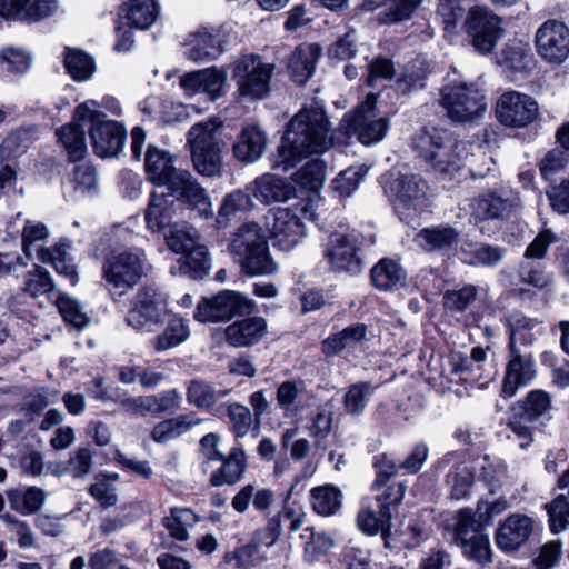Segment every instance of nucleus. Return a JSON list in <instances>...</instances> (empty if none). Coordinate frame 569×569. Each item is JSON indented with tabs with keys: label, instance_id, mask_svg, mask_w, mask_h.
<instances>
[{
	"label": "nucleus",
	"instance_id": "nucleus-43",
	"mask_svg": "<svg viewBox=\"0 0 569 569\" xmlns=\"http://www.w3.org/2000/svg\"><path fill=\"white\" fill-rule=\"evenodd\" d=\"M228 395L227 390H216L213 386L202 380H191L187 388V400L199 409H208Z\"/></svg>",
	"mask_w": 569,
	"mask_h": 569
},
{
	"label": "nucleus",
	"instance_id": "nucleus-30",
	"mask_svg": "<svg viewBox=\"0 0 569 569\" xmlns=\"http://www.w3.org/2000/svg\"><path fill=\"white\" fill-rule=\"evenodd\" d=\"M176 197L168 193L152 192L144 211L147 228L152 232H163L171 227Z\"/></svg>",
	"mask_w": 569,
	"mask_h": 569
},
{
	"label": "nucleus",
	"instance_id": "nucleus-31",
	"mask_svg": "<svg viewBox=\"0 0 569 569\" xmlns=\"http://www.w3.org/2000/svg\"><path fill=\"white\" fill-rule=\"evenodd\" d=\"M370 278L377 289L393 291L406 286L407 272L397 261L383 258L372 267Z\"/></svg>",
	"mask_w": 569,
	"mask_h": 569
},
{
	"label": "nucleus",
	"instance_id": "nucleus-39",
	"mask_svg": "<svg viewBox=\"0 0 569 569\" xmlns=\"http://www.w3.org/2000/svg\"><path fill=\"white\" fill-rule=\"evenodd\" d=\"M196 239L197 231L193 230V234H189L187 242H178L176 237H171L169 239V246L177 252H186V263L196 272L197 276H202L208 273L210 268V258L206 248H193Z\"/></svg>",
	"mask_w": 569,
	"mask_h": 569
},
{
	"label": "nucleus",
	"instance_id": "nucleus-24",
	"mask_svg": "<svg viewBox=\"0 0 569 569\" xmlns=\"http://www.w3.org/2000/svg\"><path fill=\"white\" fill-rule=\"evenodd\" d=\"M186 46L184 54L193 62L214 60L224 51L221 34L216 29L197 30L189 36Z\"/></svg>",
	"mask_w": 569,
	"mask_h": 569
},
{
	"label": "nucleus",
	"instance_id": "nucleus-51",
	"mask_svg": "<svg viewBox=\"0 0 569 569\" xmlns=\"http://www.w3.org/2000/svg\"><path fill=\"white\" fill-rule=\"evenodd\" d=\"M507 463L497 458L488 455L483 456L480 461V479L486 483L490 492H495L507 477Z\"/></svg>",
	"mask_w": 569,
	"mask_h": 569
},
{
	"label": "nucleus",
	"instance_id": "nucleus-15",
	"mask_svg": "<svg viewBox=\"0 0 569 569\" xmlns=\"http://www.w3.org/2000/svg\"><path fill=\"white\" fill-rule=\"evenodd\" d=\"M254 306L253 300L241 293L223 290L211 298H202L197 305L193 317L200 322L224 321L234 316L251 313Z\"/></svg>",
	"mask_w": 569,
	"mask_h": 569
},
{
	"label": "nucleus",
	"instance_id": "nucleus-54",
	"mask_svg": "<svg viewBox=\"0 0 569 569\" xmlns=\"http://www.w3.org/2000/svg\"><path fill=\"white\" fill-rule=\"evenodd\" d=\"M368 169L363 166L350 167L338 174L332 181V189L339 197L351 196L359 187Z\"/></svg>",
	"mask_w": 569,
	"mask_h": 569
},
{
	"label": "nucleus",
	"instance_id": "nucleus-53",
	"mask_svg": "<svg viewBox=\"0 0 569 569\" xmlns=\"http://www.w3.org/2000/svg\"><path fill=\"white\" fill-rule=\"evenodd\" d=\"M561 557L562 542L559 539L550 540L532 553L531 566L533 569H552L559 565Z\"/></svg>",
	"mask_w": 569,
	"mask_h": 569
},
{
	"label": "nucleus",
	"instance_id": "nucleus-14",
	"mask_svg": "<svg viewBox=\"0 0 569 569\" xmlns=\"http://www.w3.org/2000/svg\"><path fill=\"white\" fill-rule=\"evenodd\" d=\"M273 69V64L262 62L258 56L241 58L233 69L240 96L249 100L264 99L270 91Z\"/></svg>",
	"mask_w": 569,
	"mask_h": 569
},
{
	"label": "nucleus",
	"instance_id": "nucleus-49",
	"mask_svg": "<svg viewBox=\"0 0 569 569\" xmlns=\"http://www.w3.org/2000/svg\"><path fill=\"white\" fill-rule=\"evenodd\" d=\"M537 321L530 319L519 311L512 312L508 318L509 347L521 345H531L536 339L533 329L537 327Z\"/></svg>",
	"mask_w": 569,
	"mask_h": 569
},
{
	"label": "nucleus",
	"instance_id": "nucleus-19",
	"mask_svg": "<svg viewBox=\"0 0 569 569\" xmlns=\"http://www.w3.org/2000/svg\"><path fill=\"white\" fill-rule=\"evenodd\" d=\"M538 523L527 515L515 512L501 521L496 531V543L505 552H515L533 535Z\"/></svg>",
	"mask_w": 569,
	"mask_h": 569
},
{
	"label": "nucleus",
	"instance_id": "nucleus-12",
	"mask_svg": "<svg viewBox=\"0 0 569 569\" xmlns=\"http://www.w3.org/2000/svg\"><path fill=\"white\" fill-rule=\"evenodd\" d=\"M323 259L333 272L356 276L363 270L361 241L355 232H332L323 243Z\"/></svg>",
	"mask_w": 569,
	"mask_h": 569
},
{
	"label": "nucleus",
	"instance_id": "nucleus-57",
	"mask_svg": "<svg viewBox=\"0 0 569 569\" xmlns=\"http://www.w3.org/2000/svg\"><path fill=\"white\" fill-rule=\"evenodd\" d=\"M231 428L237 438L247 436L254 423L252 412L242 403L231 402L227 406Z\"/></svg>",
	"mask_w": 569,
	"mask_h": 569
},
{
	"label": "nucleus",
	"instance_id": "nucleus-58",
	"mask_svg": "<svg viewBox=\"0 0 569 569\" xmlns=\"http://www.w3.org/2000/svg\"><path fill=\"white\" fill-rule=\"evenodd\" d=\"M53 281L47 269L37 266L33 270L27 272L24 277L23 291L32 297L47 295L53 290Z\"/></svg>",
	"mask_w": 569,
	"mask_h": 569
},
{
	"label": "nucleus",
	"instance_id": "nucleus-20",
	"mask_svg": "<svg viewBox=\"0 0 569 569\" xmlns=\"http://www.w3.org/2000/svg\"><path fill=\"white\" fill-rule=\"evenodd\" d=\"M536 373L532 355L522 352L517 346H510L501 389L503 397H513L518 388L527 386L535 379Z\"/></svg>",
	"mask_w": 569,
	"mask_h": 569
},
{
	"label": "nucleus",
	"instance_id": "nucleus-26",
	"mask_svg": "<svg viewBox=\"0 0 569 569\" xmlns=\"http://www.w3.org/2000/svg\"><path fill=\"white\" fill-rule=\"evenodd\" d=\"M267 328L263 317L244 318L226 328V340L233 347H250L260 342L267 333Z\"/></svg>",
	"mask_w": 569,
	"mask_h": 569
},
{
	"label": "nucleus",
	"instance_id": "nucleus-42",
	"mask_svg": "<svg viewBox=\"0 0 569 569\" xmlns=\"http://www.w3.org/2000/svg\"><path fill=\"white\" fill-rule=\"evenodd\" d=\"M310 498L312 509L320 516H332L339 511L342 505V493L332 485L312 488Z\"/></svg>",
	"mask_w": 569,
	"mask_h": 569
},
{
	"label": "nucleus",
	"instance_id": "nucleus-48",
	"mask_svg": "<svg viewBox=\"0 0 569 569\" xmlns=\"http://www.w3.org/2000/svg\"><path fill=\"white\" fill-rule=\"evenodd\" d=\"M428 67L423 59L417 58L409 62L397 80V91L408 94L412 90L423 88Z\"/></svg>",
	"mask_w": 569,
	"mask_h": 569
},
{
	"label": "nucleus",
	"instance_id": "nucleus-32",
	"mask_svg": "<svg viewBox=\"0 0 569 569\" xmlns=\"http://www.w3.org/2000/svg\"><path fill=\"white\" fill-rule=\"evenodd\" d=\"M460 233L448 224L423 228L417 233L415 241L427 252L443 251L458 244Z\"/></svg>",
	"mask_w": 569,
	"mask_h": 569
},
{
	"label": "nucleus",
	"instance_id": "nucleus-16",
	"mask_svg": "<svg viewBox=\"0 0 569 569\" xmlns=\"http://www.w3.org/2000/svg\"><path fill=\"white\" fill-rule=\"evenodd\" d=\"M537 54L549 64H561L569 58V27L548 19L538 27L533 39Z\"/></svg>",
	"mask_w": 569,
	"mask_h": 569
},
{
	"label": "nucleus",
	"instance_id": "nucleus-5",
	"mask_svg": "<svg viewBox=\"0 0 569 569\" xmlns=\"http://www.w3.org/2000/svg\"><path fill=\"white\" fill-rule=\"evenodd\" d=\"M99 107L96 100L80 103L74 110V120L89 121L91 124L89 137L98 157H116L123 148L126 129L121 123L107 119V116L98 109Z\"/></svg>",
	"mask_w": 569,
	"mask_h": 569
},
{
	"label": "nucleus",
	"instance_id": "nucleus-63",
	"mask_svg": "<svg viewBox=\"0 0 569 569\" xmlns=\"http://www.w3.org/2000/svg\"><path fill=\"white\" fill-rule=\"evenodd\" d=\"M406 488V485L402 482H393L388 486L381 495L377 496L378 508L385 521L392 519L390 508L401 503Z\"/></svg>",
	"mask_w": 569,
	"mask_h": 569
},
{
	"label": "nucleus",
	"instance_id": "nucleus-60",
	"mask_svg": "<svg viewBox=\"0 0 569 569\" xmlns=\"http://www.w3.org/2000/svg\"><path fill=\"white\" fill-rule=\"evenodd\" d=\"M550 530L558 533L569 526V501L565 495L556 497L548 506Z\"/></svg>",
	"mask_w": 569,
	"mask_h": 569
},
{
	"label": "nucleus",
	"instance_id": "nucleus-13",
	"mask_svg": "<svg viewBox=\"0 0 569 569\" xmlns=\"http://www.w3.org/2000/svg\"><path fill=\"white\" fill-rule=\"evenodd\" d=\"M307 214V202H299L293 207L274 210L271 220L268 222L273 246L283 251L292 250L306 236L302 219Z\"/></svg>",
	"mask_w": 569,
	"mask_h": 569
},
{
	"label": "nucleus",
	"instance_id": "nucleus-36",
	"mask_svg": "<svg viewBox=\"0 0 569 569\" xmlns=\"http://www.w3.org/2000/svg\"><path fill=\"white\" fill-rule=\"evenodd\" d=\"M10 509L22 516H30L38 512L46 502L47 495L39 487L26 489H10L6 491Z\"/></svg>",
	"mask_w": 569,
	"mask_h": 569
},
{
	"label": "nucleus",
	"instance_id": "nucleus-7",
	"mask_svg": "<svg viewBox=\"0 0 569 569\" xmlns=\"http://www.w3.org/2000/svg\"><path fill=\"white\" fill-rule=\"evenodd\" d=\"M146 258L140 250H111L102 261V278L120 296L131 290L144 276Z\"/></svg>",
	"mask_w": 569,
	"mask_h": 569
},
{
	"label": "nucleus",
	"instance_id": "nucleus-22",
	"mask_svg": "<svg viewBox=\"0 0 569 569\" xmlns=\"http://www.w3.org/2000/svg\"><path fill=\"white\" fill-rule=\"evenodd\" d=\"M227 72L217 67L191 71L180 78V87L188 96L206 93L214 101L222 94Z\"/></svg>",
	"mask_w": 569,
	"mask_h": 569
},
{
	"label": "nucleus",
	"instance_id": "nucleus-37",
	"mask_svg": "<svg viewBox=\"0 0 569 569\" xmlns=\"http://www.w3.org/2000/svg\"><path fill=\"white\" fill-rule=\"evenodd\" d=\"M159 7L154 0H129L121 7L122 16L128 24L138 29H148L157 20Z\"/></svg>",
	"mask_w": 569,
	"mask_h": 569
},
{
	"label": "nucleus",
	"instance_id": "nucleus-1",
	"mask_svg": "<svg viewBox=\"0 0 569 569\" xmlns=\"http://www.w3.org/2000/svg\"><path fill=\"white\" fill-rule=\"evenodd\" d=\"M148 180L158 187H166L176 200L182 202L202 219L213 217L211 199L207 190L190 171L174 167V157L164 149L149 146L144 157Z\"/></svg>",
	"mask_w": 569,
	"mask_h": 569
},
{
	"label": "nucleus",
	"instance_id": "nucleus-44",
	"mask_svg": "<svg viewBox=\"0 0 569 569\" xmlns=\"http://www.w3.org/2000/svg\"><path fill=\"white\" fill-rule=\"evenodd\" d=\"M253 207V202L249 193L242 190H234L227 193L218 210L217 224L220 228L228 226L231 217L238 212L248 211Z\"/></svg>",
	"mask_w": 569,
	"mask_h": 569
},
{
	"label": "nucleus",
	"instance_id": "nucleus-34",
	"mask_svg": "<svg viewBox=\"0 0 569 569\" xmlns=\"http://www.w3.org/2000/svg\"><path fill=\"white\" fill-rule=\"evenodd\" d=\"M387 0H361L360 9L371 12L380 8ZM422 0H388V8L383 12L382 21L386 23H400L411 19Z\"/></svg>",
	"mask_w": 569,
	"mask_h": 569
},
{
	"label": "nucleus",
	"instance_id": "nucleus-33",
	"mask_svg": "<svg viewBox=\"0 0 569 569\" xmlns=\"http://www.w3.org/2000/svg\"><path fill=\"white\" fill-rule=\"evenodd\" d=\"M86 123L89 121H76L73 116L70 123L62 126L56 132L71 162L80 161L87 154L88 149L82 128Z\"/></svg>",
	"mask_w": 569,
	"mask_h": 569
},
{
	"label": "nucleus",
	"instance_id": "nucleus-17",
	"mask_svg": "<svg viewBox=\"0 0 569 569\" xmlns=\"http://www.w3.org/2000/svg\"><path fill=\"white\" fill-rule=\"evenodd\" d=\"M455 541L460 546L462 553L480 563L486 565L492 561V550L488 535L479 530L476 520L468 511H460Z\"/></svg>",
	"mask_w": 569,
	"mask_h": 569
},
{
	"label": "nucleus",
	"instance_id": "nucleus-45",
	"mask_svg": "<svg viewBox=\"0 0 569 569\" xmlns=\"http://www.w3.org/2000/svg\"><path fill=\"white\" fill-rule=\"evenodd\" d=\"M473 481V471L465 463L453 466L446 476V483L450 487V497L456 500L470 496Z\"/></svg>",
	"mask_w": 569,
	"mask_h": 569
},
{
	"label": "nucleus",
	"instance_id": "nucleus-27",
	"mask_svg": "<svg viewBox=\"0 0 569 569\" xmlns=\"http://www.w3.org/2000/svg\"><path fill=\"white\" fill-rule=\"evenodd\" d=\"M320 56L321 48L318 44L302 43L296 47L287 62L292 80L300 86L305 84L313 76Z\"/></svg>",
	"mask_w": 569,
	"mask_h": 569
},
{
	"label": "nucleus",
	"instance_id": "nucleus-64",
	"mask_svg": "<svg viewBox=\"0 0 569 569\" xmlns=\"http://www.w3.org/2000/svg\"><path fill=\"white\" fill-rule=\"evenodd\" d=\"M502 61L513 70L526 68L531 59L530 48L521 41H510L502 49Z\"/></svg>",
	"mask_w": 569,
	"mask_h": 569
},
{
	"label": "nucleus",
	"instance_id": "nucleus-47",
	"mask_svg": "<svg viewBox=\"0 0 569 569\" xmlns=\"http://www.w3.org/2000/svg\"><path fill=\"white\" fill-rule=\"evenodd\" d=\"M373 390L372 383L368 381L350 385L343 396L345 411L353 417L362 415Z\"/></svg>",
	"mask_w": 569,
	"mask_h": 569
},
{
	"label": "nucleus",
	"instance_id": "nucleus-52",
	"mask_svg": "<svg viewBox=\"0 0 569 569\" xmlns=\"http://www.w3.org/2000/svg\"><path fill=\"white\" fill-rule=\"evenodd\" d=\"M358 528L369 535L373 536L381 532L385 545L388 546V538L390 536L391 520L385 521L380 511L378 515L370 508H362L357 516Z\"/></svg>",
	"mask_w": 569,
	"mask_h": 569
},
{
	"label": "nucleus",
	"instance_id": "nucleus-55",
	"mask_svg": "<svg viewBox=\"0 0 569 569\" xmlns=\"http://www.w3.org/2000/svg\"><path fill=\"white\" fill-rule=\"evenodd\" d=\"M477 297V288L466 284L459 289L447 290L443 295V307L451 313L463 312Z\"/></svg>",
	"mask_w": 569,
	"mask_h": 569
},
{
	"label": "nucleus",
	"instance_id": "nucleus-10",
	"mask_svg": "<svg viewBox=\"0 0 569 569\" xmlns=\"http://www.w3.org/2000/svg\"><path fill=\"white\" fill-rule=\"evenodd\" d=\"M439 104L453 122L465 123L481 117L487 108L486 96L478 87L450 82L440 89Z\"/></svg>",
	"mask_w": 569,
	"mask_h": 569
},
{
	"label": "nucleus",
	"instance_id": "nucleus-2",
	"mask_svg": "<svg viewBox=\"0 0 569 569\" xmlns=\"http://www.w3.org/2000/svg\"><path fill=\"white\" fill-rule=\"evenodd\" d=\"M332 146L331 124L319 106L302 108L289 122L273 168L288 171L302 158Z\"/></svg>",
	"mask_w": 569,
	"mask_h": 569
},
{
	"label": "nucleus",
	"instance_id": "nucleus-23",
	"mask_svg": "<svg viewBox=\"0 0 569 569\" xmlns=\"http://www.w3.org/2000/svg\"><path fill=\"white\" fill-rule=\"evenodd\" d=\"M397 204L408 209H423L429 206L428 184L418 174H403L391 183Z\"/></svg>",
	"mask_w": 569,
	"mask_h": 569
},
{
	"label": "nucleus",
	"instance_id": "nucleus-4",
	"mask_svg": "<svg viewBox=\"0 0 569 569\" xmlns=\"http://www.w3.org/2000/svg\"><path fill=\"white\" fill-rule=\"evenodd\" d=\"M229 250L238 258L246 274L271 276L278 271V264L270 254L268 242L258 223L242 224L234 232Z\"/></svg>",
	"mask_w": 569,
	"mask_h": 569
},
{
	"label": "nucleus",
	"instance_id": "nucleus-61",
	"mask_svg": "<svg viewBox=\"0 0 569 569\" xmlns=\"http://www.w3.org/2000/svg\"><path fill=\"white\" fill-rule=\"evenodd\" d=\"M306 391L302 379H292L281 382L277 388V405L283 411H289L296 400Z\"/></svg>",
	"mask_w": 569,
	"mask_h": 569
},
{
	"label": "nucleus",
	"instance_id": "nucleus-35",
	"mask_svg": "<svg viewBox=\"0 0 569 569\" xmlns=\"http://www.w3.org/2000/svg\"><path fill=\"white\" fill-rule=\"evenodd\" d=\"M201 421L194 412L180 415L157 423L151 431V438L158 443H164L188 432Z\"/></svg>",
	"mask_w": 569,
	"mask_h": 569
},
{
	"label": "nucleus",
	"instance_id": "nucleus-41",
	"mask_svg": "<svg viewBox=\"0 0 569 569\" xmlns=\"http://www.w3.org/2000/svg\"><path fill=\"white\" fill-rule=\"evenodd\" d=\"M197 522L198 516L190 508L184 507L171 508L169 516H166L162 520L169 535L179 541L188 540V530Z\"/></svg>",
	"mask_w": 569,
	"mask_h": 569
},
{
	"label": "nucleus",
	"instance_id": "nucleus-62",
	"mask_svg": "<svg viewBox=\"0 0 569 569\" xmlns=\"http://www.w3.org/2000/svg\"><path fill=\"white\" fill-rule=\"evenodd\" d=\"M31 63V57L17 48L8 47L0 51V67L11 73L26 72Z\"/></svg>",
	"mask_w": 569,
	"mask_h": 569
},
{
	"label": "nucleus",
	"instance_id": "nucleus-9",
	"mask_svg": "<svg viewBox=\"0 0 569 569\" xmlns=\"http://www.w3.org/2000/svg\"><path fill=\"white\" fill-rule=\"evenodd\" d=\"M220 123L208 120L196 123L188 132V143L194 169L206 177H217L221 173V144L217 138Z\"/></svg>",
	"mask_w": 569,
	"mask_h": 569
},
{
	"label": "nucleus",
	"instance_id": "nucleus-38",
	"mask_svg": "<svg viewBox=\"0 0 569 569\" xmlns=\"http://www.w3.org/2000/svg\"><path fill=\"white\" fill-rule=\"evenodd\" d=\"M71 246L61 243L53 248H40L38 259L43 263H51L57 273L69 280L70 284L78 283V272L73 260L69 257L68 250Z\"/></svg>",
	"mask_w": 569,
	"mask_h": 569
},
{
	"label": "nucleus",
	"instance_id": "nucleus-21",
	"mask_svg": "<svg viewBox=\"0 0 569 569\" xmlns=\"http://www.w3.org/2000/svg\"><path fill=\"white\" fill-rule=\"evenodd\" d=\"M515 208V197L503 191L486 190L471 200L470 214L476 221L505 220Z\"/></svg>",
	"mask_w": 569,
	"mask_h": 569
},
{
	"label": "nucleus",
	"instance_id": "nucleus-46",
	"mask_svg": "<svg viewBox=\"0 0 569 569\" xmlns=\"http://www.w3.org/2000/svg\"><path fill=\"white\" fill-rule=\"evenodd\" d=\"M64 67L68 73L77 81L90 79L96 66L91 56L79 49H66Z\"/></svg>",
	"mask_w": 569,
	"mask_h": 569
},
{
	"label": "nucleus",
	"instance_id": "nucleus-56",
	"mask_svg": "<svg viewBox=\"0 0 569 569\" xmlns=\"http://www.w3.org/2000/svg\"><path fill=\"white\" fill-rule=\"evenodd\" d=\"M551 400L547 392L533 390L528 393L525 405L522 419L533 422L549 415Z\"/></svg>",
	"mask_w": 569,
	"mask_h": 569
},
{
	"label": "nucleus",
	"instance_id": "nucleus-59",
	"mask_svg": "<svg viewBox=\"0 0 569 569\" xmlns=\"http://www.w3.org/2000/svg\"><path fill=\"white\" fill-rule=\"evenodd\" d=\"M57 307L64 321L77 328H82L89 322L80 302L69 296L60 295L57 299Z\"/></svg>",
	"mask_w": 569,
	"mask_h": 569
},
{
	"label": "nucleus",
	"instance_id": "nucleus-25",
	"mask_svg": "<svg viewBox=\"0 0 569 569\" xmlns=\"http://www.w3.org/2000/svg\"><path fill=\"white\" fill-rule=\"evenodd\" d=\"M267 144V133L257 124H248L239 132L232 152L237 160L253 163L263 156Z\"/></svg>",
	"mask_w": 569,
	"mask_h": 569
},
{
	"label": "nucleus",
	"instance_id": "nucleus-3",
	"mask_svg": "<svg viewBox=\"0 0 569 569\" xmlns=\"http://www.w3.org/2000/svg\"><path fill=\"white\" fill-rule=\"evenodd\" d=\"M413 147L431 169L451 179L463 167V153L467 144L457 141L451 132L443 128H425L413 138Z\"/></svg>",
	"mask_w": 569,
	"mask_h": 569
},
{
	"label": "nucleus",
	"instance_id": "nucleus-8",
	"mask_svg": "<svg viewBox=\"0 0 569 569\" xmlns=\"http://www.w3.org/2000/svg\"><path fill=\"white\" fill-rule=\"evenodd\" d=\"M377 97L368 94L353 112L343 116L340 130L348 137H357L365 146L376 144L385 139L390 128V120L378 114L376 110Z\"/></svg>",
	"mask_w": 569,
	"mask_h": 569
},
{
	"label": "nucleus",
	"instance_id": "nucleus-50",
	"mask_svg": "<svg viewBox=\"0 0 569 569\" xmlns=\"http://www.w3.org/2000/svg\"><path fill=\"white\" fill-rule=\"evenodd\" d=\"M292 180L305 189L317 191L326 180V163L320 159H312L292 174Z\"/></svg>",
	"mask_w": 569,
	"mask_h": 569
},
{
	"label": "nucleus",
	"instance_id": "nucleus-29",
	"mask_svg": "<svg viewBox=\"0 0 569 569\" xmlns=\"http://www.w3.org/2000/svg\"><path fill=\"white\" fill-rule=\"evenodd\" d=\"M248 190L257 200L264 204L287 201L295 193V189L290 183L271 173L256 178L248 187Z\"/></svg>",
	"mask_w": 569,
	"mask_h": 569
},
{
	"label": "nucleus",
	"instance_id": "nucleus-6",
	"mask_svg": "<svg viewBox=\"0 0 569 569\" xmlns=\"http://www.w3.org/2000/svg\"><path fill=\"white\" fill-rule=\"evenodd\" d=\"M167 316L166 293L153 286H144L131 298L126 322L137 332L153 333L164 325Z\"/></svg>",
	"mask_w": 569,
	"mask_h": 569
},
{
	"label": "nucleus",
	"instance_id": "nucleus-18",
	"mask_svg": "<svg viewBox=\"0 0 569 569\" xmlns=\"http://www.w3.org/2000/svg\"><path fill=\"white\" fill-rule=\"evenodd\" d=\"M495 113L502 126L523 128L536 120L538 104L530 96L511 90L499 97Z\"/></svg>",
	"mask_w": 569,
	"mask_h": 569
},
{
	"label": "nucleus",
	"instance_id": "nucleus-40",
	"mask_svg": "<svg viewBox=\"0 0 569 569\" xmlns=\"http://www.w3.org/2000/svg\"><path fill=\"white\" fill-rule=\"evenodd\" d=\"M190 336L187 321L178 316H172L167 321L163 331L157 335L151 345L157 351H164L178 347Z\"/></svg>",
	"mask_w": 569,
	"mask_h": 569
},
{
	"label": "nucleus",
	"instance_id": "nucleus-11",
	"mask_svg": "<svg viewBox=\"0 0 569 569\" xmlns=\"http://www.w3.org/2000/svg\"><path fill=\"white\" fill-rule=\"evenodd\" d=\"M463 31L470 46L480 54H489L503 37L502 19L486 6H472L466 13Z\"/></svg>",
	"mask_w": 569,
	"mask_h": 569
},
{
	"label": "nucleus",
	"instance_id": "nucleus-28",
	"mask_svg": "<svg viewBox=\"0 0 569 569\" xmlns=\"http://www.w3.org/2000/svg\"><path fill=\"white\" fill-rule=\"evenodd\" d=\"M221 466L212 471L209 482L213 487L232 486L239 482L247 470V456L241 446L233 447L221 460Z\"/></svg>",
	"mask_w": 569,
	"mask_h": 569
}]
</instances>
